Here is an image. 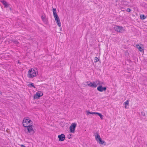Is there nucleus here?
Segmentation results:
<instances>
[{"mask_svg": "<svg viewBox=\"0 0 147 147\" xmlns=\"http://www.w3.org/2000/svg\"><path fill=\"white\" fill-rule=\"evenodd\" d=\"M3 5L5 6V7H7L9 6V5L8 4L7 2L3 0L1 1Z\"/></svg>", "mask_w": 147, "mask_h": 147, "instance_id": "14", "label": "nucleus"}, {"mask_svg": "<svg viewBox=\"0 0 147 147\" xmlns=\"http://www.w3.org/2000/svg\"><path fill=\"white\" fill-rule=\"evenodd\" d=\"M23 124L24 127L28 126L32 123V122L31 120H23Z\"/></svg>", "mask_w": 147, "mask_h": 147, "instance_id": "6", "label": "nucleus"}, {"mask_svg": "<svg viewBox=\"0 0 147 147\" xmlns=\"http://www.w3.org/2000/svg\"><path fill=\"white\" fill-rule=\"evenodd\" d=\"M41 18H42V20L43 21H44V19H45V17H44V16H41Z\"/></svg>", "mask_w": 147, "mask_h": 147, "instance_id": "21", "label": "nucleus"}, {"mask_svg": "<svg viewBox=\"0 0 147 147\" xmlns=\"http://www.w3.org/2000/svg\"><path fill=\"white\" fill-rule=\"evenodd\" d=\"M126 11L128 12H130L131 11V9H130L129 8H127V9Z\"/></svg>", "mask_w": 147, "mask_h": 147, "instance_id": "20", "label": "nucleus"}, {"mask_svg": "<svg viewBox=\"0 0 147 147\" xmlns=\"http://www.w3.org/2000/svg\"><path fill=\"white\" fill-rule=\"evenodd\" d=\"M125 4H126V3H125V4H124L126 5Z\"/></svg>", "mask_w": 147, "mask_h": 147, "instance_id": "25", "label": "nucleus"}, {"mask_svg": "<svg viewBox=\"0 0 147 147\" xmlns=\"http://www.w3.org/2000/svg\"><path fill=\"white\" fill-rule=\"evenodd\" d=\"M136 47L140 51L142 52L143 51V49L139 45H136Z\"/></svg>", "mask_w": 147, "mask_h": 147, "instance_id": "13", "label": "nucleus"}, {"mask_svg": "<svg viewBox=\"0 0 147 147\" xmlns=\"http://www.w3.org/2000/svg\"><path fill=\"white\" fill-rule=\"evenodd\" d=\"M42 95L43 93L41 91H38L36 93V94L34 95V97L35 99H37Z\"/></svg>", "mask_w": 147, "mask_h": 147, "instance_id": "8", "label": "nucleus"}, {"mask_svg": "<svg viewBox=\"0 0 147 147\" xmlns=\"http://www.w3.org/2000/svg\"><path fill=\"white\" fill-rule=\"evenodd\" d=\"M0 94H1V92H0Z\"/></svg>", "mask_w": 147, "mask_h": 147, "instance_id": "24", "label": "nucleus"}, {"mask_svg": "<svg viewBox=\"0 0 147 147\" xmlns=\"http://www.w3.org/2000/svg\"><path fill=\"white\" fill-rule=\"evenodd\" d=\"M101 84L100 81L98 80H97L92 82H90L89 84H87L88 86L92 88H96L98 85Z\"/></svg>", "mask_w": 147, "mask_h": 147, "instance_id": "3", "label": "nucleus"}, {"mask_svg": "<svg viewBox=\"0 0 147 147\" xmlns=\"http://www.w3.org/2000/svg\"><path fill=\"white\" fill-rule=\"evenodd\" d=\"M96 115H98L100 117V118L101 119H103V117L104 116L102 115L101 113L96 112Z\"/></svg>", "mask_w": 147, "mask_h": 147, "instance_id": "16", "label": "nucleus"}, {"mask_svg": "<svg viewBox=\"0 0 147 147\" xmlns=\"http://www.w3.org/2000/svg\"><path fill=\"white\" fill-rule=\"evenodd\" d=\"M58 138L59 139V141H63L65 139V135L63 134H61V135L58 136Z\"/></svg>", "mask_w": 147, "mask_h": 147, "instance_id": "11", "label": "nucleus"}, {"mask_svg": "<svg viewBox=\"0 0 147 147\" xmlns=\"http://www.w3.org/2000/svg\"><path fill=\"white\" fill-rule=\"evenodd\" d=\"M53 13L55 20L59 27L61 26V24L60 19L58 16L56 12V10L55 8H53Z\"/></svg>", "mask_w": 147, "mask_h": 147, "instance_id": "2", "label": "nucleus"}, {"mask_svg": "<svg viewBox=\"0 0 147 147\" xmlns=\"http://www.w3.org/2000/svg\"><path fill=\"white\" fill-rule=\"evenodd\" d=\"M21 147H25V146L23 145H21Z\"/></svg>", "mask_w": 147, "mask_h": 147, "instance_id": "23", "label": "nucleus"}, {"mask_svg": "<svg viewBox=\"0 0 147 147\" xmlns=\"http://www.w3.org/2000/svg\"><path fill=\"white\" fill-rule=\"evenodd\" d=\"M114 30L118 32L122 33L125 31L123 27L121 26H115L114 27Z\"/></svg>", "mask_w": 147, "mask_h": 147, "instance_id": "4", "label": "nucleus"}, {"mask_svg": "<svg viewBox=\"0 0 147 147\" xmlns=\"http://www.w3.org/2000/svg\"><path fill=\"white\" fill-rule=\"evenodd\" d=\"M98 59L97 57H95L94 58V62L96 63L98 61Z\"/></svg>", "mask_w": 147, "mask_h": 147, "instance_id": "18", "label": "nucleus"}, {"mask_svg": "<svg viewBox=\"0 0 147 147\" xmlns=\"http://www.w3.org/2000/svg\"><path fill=\"white\" fill-rule=\"evenodd\" d=\"M96 112H89L88 111H86V115H89V114H92V115H93V114L96 115Z\"/></svg>", "mask_w": 147, "mask_h": 147, "instance_id": "15", "label": "nucleus"}, {"mask_svg": "<svg viewBox=\"0 0 147 147\" xmlns=\"http://www.w3.org/2000/svg\"><path fill=\"white\" fill-rule=\"evenodd\" d=\"M94 136L97 142H98L99 144H102L105 142L104 141L102 140L100 136L97 133H95Z\"/></svg>", "mask_w": 147, "mask_h": 147, "instance_id": "5", "label": "nucleus"}, {"mask_svg": "<svg viewBox=\"0 0 147 147\" xmlns=\"http://www.w3.org/2000/svg\"><path fill=\"white\" fill-rule=\"evenodd\" d=\"M140 18L142 19H145V16L144 15H141Z\"/></svg>", "mask_w": 147, "mask_h": 147, "instance_id": "19", "label": "nucleus"}, {"mask_svg": "<svg viewBox=\"0 0 147 147\" xmlns=\"http://www.w3.org/2000/svg\"><path fill=\"white\" fill-rule=\"evenodd\" d=\"M88 82H86L85 83V84H84L85 85H87V84L86 83L88 84Z\"/></svg>", "mask_w": 147, "mask_h": 147, "instance_id": "22", "label": "nucleus"}, {"mask_svg": "<svg viewBox=\"0 0 147 147\" xmlns=\"http://www.w3.org/2000/svg\"><path fill=\"white\" fill-rule=\"evenodd\" d=\"M28 86L30 87H32L34 88H35V87L34 86V84L33 83H31L28 85Z\"/></svg>", "mask_w": 147, "mask_h": 147, "instance_id": "17", "label": "nucleus"}, {"mask_svg": "<svg viewBox=\"0 0 147 147\" xmlns=\"http://www.w3.org/2000/svg\"><path fill=\"white\" fill-rule=\"evenodd\" d=\"M129 100H127L124 103V104L125 105V108L127 109L128 108V106H129Z\"/></svg>", "mask_w": 147, "mask_h": 147, "instance_id": "12", "label": "nucleus"}, {"mask_svg": "<svg viewBox=\"0 0 147 147\" xmlns=\"http://www.w3.org/2000/svg\"><path fill=\"white\" fill-rule=\"evenodd\" d=\"M38 74L37 69L36 68H33L29 70L27 76L29 78H32L36 77Z\"/></svg>", "mask_w": 147, "mask_h": 147, "instance_id": "1", "label": "nucleus"}, {"mask_svg": "<svg viewBox=\"0 0 147 147\" xmlns=\"http://www.w3.org/2000/svg\"><path fill=\"white\" fill-rule=\"evenodd\" d=\"M107 89L106 87H103L101 85L99 86L97 88V90L100 92H102L103 91H105Z\"/></svg>", "mask_w": 147, "mask_h": 147, "instance_id": "10", "label": "nucleus"}, {"mask_svg": "<svg viewBox=\"0 0 147 147\" xmlns=\"http://www.w3.org/2000/svg\"><path fill=\"white\" fill-rule=\"evenodd\" d=\"M125 4H126V3H125V4H124L126 5Z\"/></svg>", "mask_w": 147, "mask_h": 147, "instance_id": "26", "label": "nucleus"}, {"mask_svg": "<svg viewBox=\"0 0 147 147\" xmlns=\"http://www.w3.org/2000/svg\"><path fill=\"white\" fill-rule=\"evenodd\" d=\"M28 132L31 134H33L34 132L32 128V124L29 125L27 127Z\"/></svg>", "mask_w": 147, "mask_h": 147, "instance_id": "9", "label": "nucleus"}, {"mask_svg": "<svg viewBox=\"0 0 147 147\" xmlns=\"http://www.w3.org/2000/svg\"><path fill=\"white\" fill-rule=\"evenodd\" d=\"M77 123H73L70 127V131L71 132L74 133L75 132V128L76 127Z\"/></svg>", "mask_w": 147, "mask_h": 147, "instance_id": "7", "label": "nucleus"}]
</instances>
